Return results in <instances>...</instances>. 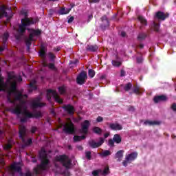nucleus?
Returning <instances> with one entry per match:
<instances>
[{
  "mask_svg": "<svg viewBox=\"0 0 176 176\" xmlns=\"http://www.w3.org/2000/svg\"><path fill=\"white\" fill-rule=\"evenodd\" d=\"M39 157L41 159V164L37 165V167L34 168L33 171L36 175L41 174L42 170H46L47 168V164L50 163L49 159H47V153L44 148H42L41 151L38 153Z\"/></svg>",
  "mask_w": 176,
  "mask_h": 176,
  "instance_id": "1",
  "label": "nucleus"
},
{
  "mask_svg": "<svg viewBox=\"0 0 176 176\" xmlns=\"http://www.w3.org/2000/svg\"><path fill=\"white\" fill-rule=\"evenodd\" d=\"M30 33L29 34V36L25 39V43L28 47V50L31 49V45H32V42L35 41V36H40L42 34V30L37 29H32L30 30Z\"/></svg>",
  "mask_w": 176,
  "mask_h": 176,
  "instance_id": "2",
  "label": "nucleus"
},
{
  "mask_svg": "<svg viewBox=\"0 0 176 176\" xmlns=\"http://www.w3.org/2000/svg\"><path fill=\"white\" fill-rule=\"evenodd\" d=\"M23 116L24 117L20 118L21 123H27V122H28V119H32L34 118L38 119L39 118H42V113L41 111H37L35 113H32L28 111V110L25 109L23 111Z\"/></svg>",
  "mask_w": 176,
  "mask_h": 176,
  "instance_id": "3",
  "label": "nucleus"
},
{
  "mask_svg": "<svg viewBox=\"0 0 176 176\" xmlns=\"http://www.w3.org/2000/svg\"><path fill=\"white\" fill-rule=\"evenodd\" d=\"M34 22L33 20H30L28 18L22 19L21 25H19V29L17 30V32L19 33L21 36H23L25 32V30H27V27H28V25H31V24H34Z\"/></svg>",
  "mask_w": 176,
  "mask_h": 176,
  "instance_id": "4",
  "label": "nucleus"
},
{
  "mask_svg": "<svg viewBox=\"0 0 176 176\" xmlns=\"http://www.w3.org/2000/svg\"><path fill=\"white\" fill-rule=\"evenodd\" d=\"M55 160L56 162H60L63 164V167H65L67 170L70 168L72 163V161L65 155L55 157Z\"/></svg>",
  "mask_w": 176,
  "mask_h": 176,
  "instance_id": "5",
  "label": "nucleus"
},
{
  "mask_svg": "<svg viewBox=\"0 0 176 176\" xmlns=\"http://www.w3.org/2000/svg\"><path fill=\"white\" fill-rule=\"evenodd\" d=\"M52 96H53L54 100H55V101L58 102V104H63L64 102V100L60 98V96L57 94V91L53 89L47 90V100L48 101H52Z\"/></svg>",
  "mask_w": 176,
  "mask_h": 176,
  "instance_id": "6",
  "label": "nucleus"
},
{
  "mask_svg": "<svg viewBox=\"0 0 176 176\" xmlns=\"http://www.w3.org/2000/svg\"><path fill=\"white\" fill-rule=\"evenodd\" d=\"M63 131L66 134H75V125L70 121L69 122H67L63 126Z\"/></svg>",
  "mask_w": 176,
  "mask_h": 176,
  "instance_id": "7",
  "label": "nucleus"
},
{
  "mask_svg": "<svg viewBox=\"0 0 176 176\" xmlns=\"http://www.w3.org/2000/svg\"><path fill=\"white\" fill-rule=\"evenodd\" d=\"M19 138L22 142H25V137L28 135V129H27L25 126L21 124L19 126Z\"/></svg>",
  "mask_w": 176,
  "mask_h": 176,
  "instance_id": "8",
  "label": "nucleus"
},
{
  "mask_svg": "<svg viewBox=\"0 0 176 176\" xmlns=\"http://www.w3.org/2000/svg\"><path fill=\"white\" fill-rule=\"evenodd\" d=\"M41 100L42 98H41V96L34 98L31 102V107L34 109H36V108H42V107H45L46 103L41 102Z\"/></svg>",
  "mask_w": 176,
  "mask_h": 176,
  "instance_id": "9",
  "label": "nucleus"
},
{
  "mask_svg": "<svg viewBox=\"0 0 176 176\" xmlns=\"http://www.w3.org/2000/svg\"><path fill=\"white\" fill-rule=\"evenodd\" d=\"M99 142H96L94 140H91L88 142V144L89 145L90 148H92L93 149L96 148H100L104 142H105V140L103 138H99Z\"/></svg>",
  "mask_w": 176,
  "mask_h": 176,
  "instance_id": "10",
  "label": "nucleus"
},
{
  "mask_svg": "<svg viewBox=\"0 0 176 176\" xmlns=\"http://www.w3.org/2000/svg\"><path fill=\"white\" fill-rule=\"evenodd\" d=\"M17 89V84L16 82H14L11 84L10 91L8 92V96H7V100L8 102H10L11 104H14V101L12 100V98H10V96H12V94L16 93V90Z\"/></svg>",
  "mask_w": 176,
  "mask_h": 176,
  "instance_id": "11",
  "label": "nucleus"
},
{
  "mask_svg": "<svg viewBox=\"0 0 176 176\" xmlns=\"http://www.w3.org/2000/svg\"><path fill=\"white\" fill-rule=\"evenodd\" d=\"M86 79H87V73L83 71L79 74L77 76L76 82L78 85H85L86 83Z\"/></svg>",
  "mask_w": 176,
  "mask_h": 176,
  "instance_id": "12",
  "label": "nucleus"
},
{
  "mask_svg": "<svg viewBox=\"0 0 176 176\" xmlns=\"http://www.w3.org/2000/svg\"><path fill=\"white\" fill-rule=\"evenodd\" d=\"M90 127V121L85 120L81 124V129L80 130L82 134H85V135H87L89 133V128Z\"/></svg>",
  "mask_w": 176,
  "mask_h": 176,
  "instance_id": "13",
  "label": "nucleus"
},
{
  "mask_svg": "<svg viewBox=\"0 0 176 176\" xmlns=\"http://www.w3.org/2000/svg\"><path fill=\"white\" fill-rule=\"evenodd\" d=\"M100 20L102 21V24L100 25L101 30H102V31L108 30V28H109V20H108L107 15H103L100 18Z\"/></svg>",
  "mask_w": 176,
  "mask_h": 176,
  "instance_id": "14",
  "label": "nucleus"
},
{
  "mask_svg": "<svg viewBox=\"0 0 176 176\" xmlns=\"http://www.w3.org/2000/svg\"><path fill=\"white\" fill-rule=\"evenodd\" d=\"M65 112H67L68 115H74L75 113V107L71 104H65L62 107Z\"/></svg>",
  "mask_w": 176,
  "mask_h": 176,
  "instance_id": "15",
  "label": "nucleus"
},
{
  "mask_svg": "<svg viewBox=\"0 0 176 176\" xmlns=\"http://www.w3.org/2000/svg\"><path fill=\"white\" fill-rule=\"evenodd\" d=\"M8 39H9V33L6 32L4 33L3 35V43L2 47L0 46V52H2L5 49H6V46H8Z\"/></svg>",
  "mask_w": 176,
  "mask_h": 176,
  "instance_id": "16",
  "label": "nucleus"
},
{
  "mask_svg": "<svg viewBox=\"0 0 176 176\" xmlns=\"http://www.w3.org/2000/svg\"><path fill=\"white\" fill-rule=\"evenodd\" d=\"M10 111L14 115H17V116H19V115H24V111H23L21 106H17L14 109H10Z\"/></svg>",
  "mask_w": 176,
  "mask_h": 176,
  "instance_id": "17",
  "label": "nucleus"
},
{
  "mask_svg": "<svg viewBox=\"0 0 176 176\" xmlns=\"http://www.w3.org/2000/svg\"><path fill=\"white\" fill-rule=\"evenodd\" d=\"M153 101L154 102H155V104L162 102V101H167V96L166 95H160L155 96L153 98Z\"/></svg>",
  "mask_w": 176,
  "mask_h": 176,
  "instance_id": "18",
  "label": "nucleus"
},
{
  "mask_svg": "<svg viewBox=\"0 0 176 176\" xmlns=\"http://www.w3.org/2000/svg\"><path fill=\"white\" fill-rule=\"evenodd\" d=\"M168 16H169L168 14H164V12L162 11H158L155 14V17L158 19V20H162V21H164L165 19H167Z\"/></svg>",
  "mask_w": 176,
  "mask_h": 176,
  "instance_id": "19",
  "label": "nucleus"
},
{
  "mask_svg": "<svg viewBox=\"0 0 176 176\" xmlns=\"http://www.w3.org/2000/svg\"><path fill=\"white\" fill-rule=\"evenodd\" d=\"M109 124V129L111 130L118 131V130H123V126L120 125V124H115V123H107Z\"/></svg>",
  "mask_w": 176,
  "mask_h": 176,
  "instance_id": "20",
  "label": "nucleus"
},
{
  "mask_svg": "<svg viewBox=\"0 0 176 176\" xmlns=\"http://www.w3.org/2000/svg\"><path fill=\"white\" fill-rule=\"evenodd\" d=\"M86 50L87 52L94 53L98 50V46H97V45H87Z\"/></svg>",
  "mask_w": 176,
  "mask_h": 176,
  "instance_id": "21",
  "label": "nucleus"
},
{
  "mask_svg": "<svg viewBox=\"0 0 176 176\" xmlns=\"http://www.w3.org/2000/svg\"><path fill=\"white\" fill-rule=\"evenodd\" d=\"M138 156V153L133 152L131 154H129L126 156V160H129V162H133V160H135L137 157Z\"/></svg>",
  "mask_w": 176,
  "mask_h": 176,
  "instance_id": "22",
  "label": "nucleus"
},
{
  "mask_svg": "<svg viewBox=\"0 0 176 176\" xmlns=\"http://www.w3.org/2000/svg\"><path fill=\"white\" fill-rule=\"evenodd\" d=\"M71 12V8H65V7L60 8V10L58 11V14L63 16L64 14H68Z\"/></svg>",
  "mask_w": 176,
  "mask_h": 176,
  "instance_id": "23",
  "label": "nucleus"
},
{
  "mask_svg": "<svg viewBox=\"0 0 176 176\" xmlns=\"http://www.w3.org/2000/svg\"><path fill=\"white\" fill-rule=\"evenodd\" d=\"M123 153H124V150H120L116 153L115 159L117 160V162H122L123 159Z\"/></svg>",
  "mask_w": 176,
  "mask_h": 176,
  "instance_id": "24",
  "label": "nucleus"
},
{
  "mask_svg": "<svg viewBox=\"0 0 176 176\" xmlns=\"http://www.w3.org/2000/svg\"><path fill=\"white\" fill-rule=\"evenodd\" d=\"M17 80V82H23V78L21 76H16L15 75H13L12 74H8V80Z\"/></svg>",
  "mask_w": 176,
  "mask_h": 176,
  "instance_id": "25",
  "label": "nucleus"
},
{
  "mask_svg": "<svg viewBox=\"0 0 176 176\" xmlns=\"http://www.w3.org/2000/svg\"><path fill=\"white\" fill-rule=\"evenodd\" d=\"M144 124H145V126H159V124H160V122L146 120L144 121Z\"/></svg>",
  "mask_w": 176,
  "mask_h": 176,
  "instance_id": "26",
  "label": "nucleus"
},
{
  "mask_svg": "<svg viewBox=\"0 0 176 176\" xmlns=\"http://www.w3.org/2000/svg\"><path fill=\"white\" fill-rule=\"evenodd\" d=\"M133 93L136 94V96H140V94H142V89L138 85H135L133 87Z\"/></svg>",
  "mask_w": 176,
  "mask_h": 176,
  "instance_id": "27",
  "label": "nucleus"
},
{
  "mask_svg": "<svg viewBox=\"0 0 176 176\" xmlns=\"http://www.w3.org/2000/svg\"><path fill=\"white\" fill-rule=\"evenodd\" d=\"M15 101H21L23 100V94L20 91L14 92Z\"/></svg>",
  "mask_w": 176,
  "mask_h": 176,
  "instance_id": "28",
  "label": "nucleus"
},
{
  "mask_svg": "<svg viewBox=\"0 0 176 176\" xmlns=\"http://www.w3.org/2000/svg\"><path fill=\"white\" fill-rule=\"evenodd\" d=\"M122 87H123V89L124 91H130L133 87V84L131 82H127L125 85H122Z\"/></svg>",
  "mask_w": 176,
  "mask_h": 176,
  "instance_id": "29",
  "label": "nucleus"
},
{
  "mask_svg": "<svg viewBox=\"0 0 176 176\" xmlns=\"http://www.w3.org/2000/svg\"><path fill=\"white\" fill-rule=\"evenodd\" d=\"M138 20L142 25H148V21L143 16L139 15L138 16Z\"/></svg>",
  "mask_w": 176,
  "mask_h": 176,
  "instance_id": "30",
  "label": "nucleus"
},
{
  "mask_svg": "<svg viewBox=\"0 0 176 176\" xmlns=\"http://www.w3.org/2000/svg\"><path fill=\"white\" fill-rule=\"evenodd\" d=\"M113 140L116 144H121L122 142V136L119 134H115L113 135Z\"/></svg>",
  "mask_w": 176,
  "mask_h": 176,
  "instance_id": "31",
  "label": "nucleus"
},
{
  "mask_svg": "<svg viewBox=\"0 0 176 176\" xmlns=\"http://www.w3.org/2000/svg\"><path fill=\"white\" fill-rule=\"evenodd\" d=\"M2 17H8V12H6L5 6L0 8V19Z\"/></svg>",
  "mask_w": 176,
  "mask_h": 176,
  "instance_id": "32",
  "label": "nucleus"
},
{
  "mask_svg": "<svg viewBox=\"0 0 176 176\" xmlns=\"http://www.w3.org/2000/svg\"><path fill=\"white\" fill-rule=\"evenodd\" d=\"M10 168L12 171H16V173H20V171H21V167L19 166L17 164H13L11 165Z\"/></svg>",
  "mask_w": 176,
  "mask_h": 176,
  "instance_id": "33",
  "label": "nucleus"
},
{
  "mask_svg": "<svg viewBox=\"0 0 176 176\" xmlns=\"http://www.w3.org/2000/svg\"><path fill=\"white\" fill-rule=\"evenodd\" d=\"M92 131L98 135H101V134H102V129L98 126L94 127Z\"/></svg>",
  "mask_w": 176,
  "mask_h": 176,
  "instance_id": "34",
  "label": "nucleus"
},
{
  "mask_svg": "<svg viewBox=\"0 0 176 176\" xmlns=\"http://www.w3.org/2000/svg\"><path fill=\"white\" fill-rule=\"evenodd\" d=\"M146 36H148L146 33L141 32L138 34V41H144L146 38Z\"/></svg>",
  "mask_w": 176,
  "mask_h": 176,
  "instance_id": "35",
  "label": "nucleus"
},
{
  "mask_svg": "<svg viewBox=\"0 0 176 176\" xmlns=\"http://www.w3.org/2000/svg\"><path fill=\"white\" fill-rule=\"evenodd\" d=\"M85 139H86V135H82V136L75 135L74 137V142H79V141H82V140H85Z\"/></svg>",
  "mask_w": 176,
  "mask_h": 176,
  "instance_id": "36",
  "label": "nucleus"
},
{
  "mask_svg": "<svg viewBox=\"0 0 176 176\" xmlns=\"http://www.w3.org/2000/svg\"><path fill=\"white\" fill-rule=\"evenodd\" d=\"M111 64H112L113 67H120V65H122V62L118 61L116 60H113L111 61Z\"/></svg>",
  "mask_w": 176,
  "mask_h": 176,
  "instance_id": "37",
  "label": "nucleus"
},
{
  "mask_svg": "<svg viewBox=\"0 0 176 176\" xmlns=\"http://www.w3.org/2000/svg\"><path fill=\"white\" fill-rule=\"evenodd\" d=\"M100 156H102L103 157H107V156H111V151L105 150L100 153Z\"/></svg>",
  "mask_w": 176,
  "mask_h": 176,
  "instance_id": "38",
  "label": "nucleus"
},
{
  "mask_svg": "<svg viewBox=\"0 0 176 176\" xmlns=\"http://www.w3.org/2000/svg\"><path fill=\"white\" fill-rule=\"evenodd\" d=\"M154 31L155 32H159V30L160 28V23H156V22H153Z\"/></svg>",
  "mask_w": 176,
  "mask_h": 176,
  "instance_id": "39",
  "label": "nucleus"
},
{
  "mask_svg": "<svg viewBox=\"0 0 176 176\" xmlns=\"http://www.w3.org/2000/svg\"><path fill=\"white\" fill-rule=\"evenodd\" d=\"M88 75L89 78H94V76H96V72H94V70L89 69L88 70Z\"/></svg>",
  "mask_w": 176,
  "mask_h": 176,
  "instance_id": "40",
  "label": "nucleus"
},
{
  "mask_svg": "<svg viewBox=\"0 0 176 176\" xmlns=\"http://www.w3.org/2000/svg\"><path fill=\"white\" fill-rule=\"evenodd\" d=\"M136 61L138 64H142V63H144V58L142 57V55H140V56L137 57Z\"/></svg>",
  "mask_w": 176,
  "mask_h": 176,
  "instance_id": "41",
  "label": "nucleus"
},
{
  "mask_svg": "<svg viewBox=\"0 0 176 176\" xmlns=\"http://www.w3.org/2000/svg\"><path fill=\"white\" fill-rule=\"evenodd\" d=\"M12 144H10V141H9V143L6 144L4 146V149L6 151H10V149H12Z\"/></svg>",
  "mask_w": 176,
  "mask_h": 176,
  "instance_id": "42",
  "label": "nucleus"
},
{
  "mask_svg": "<svg viewBox=\"0 0 176 176\" xmlns=\"http://www.w3.org/2000/svg\"><path fill=\"white\" fill-rule=\"evenodd\" d=\"M108 145L109 146H111V148H113V146H115V140H113V139H109Z\"/></svg>",
  "mask_w": 176,
  "mask_h": 176,
  "instance_id": "43",
  "label": "nucleus"
},
{
  "mask_svg": "<svg viewBox=\"0 0 176 176\" xmlns=\"http://www.w3.org/2000/svg\"><path fill=\"white\" fill-rule=\"evenodd\" d=\"M85 157L88 160H91V151H86L85 152Z\"/></svg>",
  "mask_w": 176,
  "mask_h": 176,
  "instance_id": "44",
  "label": "nucleus"
},
{
  "mask_svg": "<svg viewBox=\"0 0 176 176\" xmlns=\"http://www.w3.org/2000/svg\"><path fill=\"white\" fill-rule=\"evenodd\" d=\"M49 58L50 59V61H54V58H56V56L52 52L48 53Z\"/></svg>",
  "mask_w": 176,
  "mask_h": 176,
  "instance_id": "45",
  "label": "nucleus"
},
{
  "mask_svg": "<svg viewBox=\"0 0 176 176\" xmlns=\"http://www.w3.org/2000/svg\"><path fill=\"white\" fill-rule=\"evenodd\" d=\"M48 68L50 69H52L53 71H56V66L54 65V63H49Z\"/></svg>",
  "mask_w": 176,
  "mask_h": 176,
  "instance_id": "46",
  "label": "nucleus"
},
{
  "mask_svg": "<svg viewBox=\"0 0 176 176\" xmlns=\"http://www.w3.org/2000/svg\"><path fill=\"white\" fill-rule=\"evenodd\" d=\"M58 90L60 94H64V93H65V89L64 88V87H59L58 88Z\"/></svg>",
  "mask_w": 176,
  "mask_h": 176,
  "instance_id": "47",
  "label": "nucleus"
},
{
  "mask_svg": "<svg viewBox=\"0 0 176 176\" xmlns=\"http://www.w3.org/2000/svg\"><path fill=\"white\" fill-rule=\"evenodd\" d=\"M109 173V168L108 166L105 167L103 172L102 175H107Z\"/></svg>",
  "mask_w": 176,
  "mask_h": 176,
  "instance_id": "48",
  "label": "nucleus"
},
{
  "mask_svg": "<svg viewBox=\"0 0 176 176\" xmlns=\"http://www.w3.org/2000/svg\"><path fill=\"white\" fill-rule=\"evenodd\" d=\"M30 89H33V90H36V87L35 86V81L30 82Z\"/></svg>",
  "mask_w": 176,
  "mask_h": 176,
  "instance_id": "49",
  "label": "nucleus"
},
{
  "mask_svg": "<svg viewBox=\"0 0 176 176\" xmlns=\"http://www.w3.org/2000/svg\"><path fill=\"white\" fill-rule=\"evenodd\" d=\"M38 53H39L40 57H43V58H45V57H46V52L43 51H39Z\"/></svg>",
  "mask_w": 176,
  "mask_h": 176,
  "instance_id": "50",
  "label": "nucleus"
},
{
  "mask_svg": "<svg viewBox=\"0 0 176 176\" xmlns=\"http://www.w3.org/2000/svg\"><path fill=\"white\" fill-rule=\"evenodd\" d=\"M38 130L36 126H32L31 128V133L32 134H35V132Z\"/></svg>",
  "mask_w": 176,
  "mask_h": 176,
  "instance_id": "51",
  "label": "nucleus"
},
{
  "mask_svg": "<svg viewBox=\"0 0 176 176\" xmlns=\"http://www.w3.org/2000/svg\"><path fill=\"white\" fill-rule=\"evenodd\" d=\"M104 118L101 116H98L96 119V122H98V123H101V122H103Z\"/></svg>",
  "mask_w": 176,
  "mask_h": 176,
  "instance_id": "52",
  "label": "nucleus"
},
{
  "mask_svg": "<svg viewBox=\"0 0 176 176\" xmlns=\"http://www.w3.org/2000/svg\"><path fill=\"white\" fill-rule=\"evenodd\" d=\"M129 162H130V160H125L124 161L122 162V166H124V167H127Z\"/></svg>",
  "mask_w": 176,
  "mask_h": 176,
  "instance_id": "53",
  "label": "nucleus"
},
{
  "mask_svg": "<svg viewBox=\"0 0 176 176\" xmlns=\"http://www.w3.org/2000/svg\"><path fill=\"white\" fill-rule=\"evenodd\" d=\"M25 144L27 146L31 145L32 144V139H28Z\"/></svg>",
  "mask_w": 176,
  "mask_h": 176,
  "instance_id": "54",
  "label": "nucleus"
},
{
  "mask_svg": "<svg viewBox=\"0 0 176 176\" xmlns=\"http://www.w3.org/2000/svg\"><path fill=\"white\" fill-rule=\"evenodd\" d=\"M120 76L121 77L126 76V71H124V69H121V71H120Z\"/></svg>",
  "mask_w": 176,
  "mask_h": 176,
  "instance_id": "55",
  "label": "nucleus"
},
{
  "mask_svg": "<svg viewBox=\"0 0 176 176\" xmlns=\"http://www.w3.org/2000/svg\"><path fill=\"white\" fill-rule=\"evenodd\" d=\"M171 109L174 111L176 112V104L173 103L171 106Z\"/></svg>",
  "mask_w": 176,
  "mask_h": 176,
  "instance_id": "56",
  "label": "nucleus"
},
{
  "mask_svg": "<svg viewBox=\"0 0 176 176\" xmlns=\"http://www.w3.org/2000/svg\"><path fill=\"white\" fill-rule=\"evenodd\" d=\"M99 173H100V172H99L98 170H94V171L92 172V175H93L94 176H98Z\"/></svg>",
  "mask_w": 176,
  "mask_h": 176,
  "instance_id": "57",
  "label": "nucleus"
},
{
  "mask_svg": "<svg viewBox=\"0 0 176 176\" xmlns=\"http://www.w3.org/2000/svg\"><path fill=\"white\" fill-rule=\"evenodd\" d=\"M129 111H130L131 112H134V111H135V109L134 108L133 106H130L129 107Z\"/></svg>",
  "mask_w": 176,
  "mask_h": 176,
  "instance_id": "58",
  "label": "nucleus"
},
{
  "mask_svg": "<svg viewBox=\"0 0 176 176\" xmlns=\"http://www.w3.org/2000/svg\"><path fill=\"white\" fill-rule=\"evenodd\" d=\"M75 18L74 17V16H71L68 20H67V23H72V21H74V19Z\"/></svg>",
  "mask_w": 176,
  "mask_h": 176,
  "instance_id": "59",
  "label": "nucleus"
},
{
  "mask_svg": "<svg viewBox=\"0 0 176 176\" xmlns=\"http://www.w3.org/2000/svg\"><path fill=\"white\" fill-rule=\"evenodd\" d=\"M50 113H51V115H53V116H56V112L54 111V109H52L50 110Z\"/></svg>",
  "mask_w": 176,
  "mask_h": 176,
  "instance_id": "60",
  "label": "nucleus"
},
{
  "mask_svg": "<svg viewBox=\"0 0 176 176\" xmlns=\"http://www.w3.org/2000/svg\"><path fill=\"white\" fill-rule=\"evenodd\" d=\"M46 47H45V46H42L41 47V52H44L45 53H46Z\"/></svg>",
  "mask_w": 176,
  "mask_h": 176,
  "instance_id": "61",
  "label": "nucleus"
},
{
  "mask_svg": "<svg viewBox=\"0 0 176 176\" xmlns=\"http://www.w3.org/2000/svg\"><path fill=\"white\" fill-rule=\"evenodd\" d=\"M78 63H79V61L78 60H76L74 61H71L70 64H74V65H76V64H78Z\"/></svg>",
  "mask_w": 176,
  "mask_h": 176,
  "instance_id": "62",
  "label": "nucleus"
},
{
  "mask_svg": "<svg viewBox=\"0 0 176 176\" xmlns=\"http://www.w3.org/2000/svg\"><path fill=\"white\" fill-rule=\"evenodd\" d=\"M25 176H32V174L31 173V172L28 171L25 173Z\"/></svg>",
  "mask_w": 176,
  "mask_h": 176,
  "instance_id": "63",
  "label": "nucleus"
},
{
  "mask_svg": "<svg viewBox=\"0 0 176 176\" xmlns=\"http://www.w3.org/2000/svg\"><path fill=\"white\" fill-rule=\"evenodd\" d=\"M91 19H93V14H90V15H89L88 16V22H89L90 21V20H91Z\"/></svg>",
  "mask_w": 176,
  "mask_h": 176,
  "instance_id": "64",
  "label": "nucleus"
}]
</instances>
